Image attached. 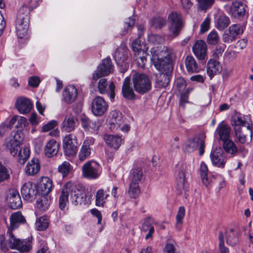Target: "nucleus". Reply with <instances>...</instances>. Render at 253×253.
I'll list each match as a JSON object with an SVG mask.
<instances>
[{"label": "nucleus", "instance_id": "f257e3e1", "mask_svg": "<svg viewBox=\"0 0 253 253\" xmlns=\"http://www.w3.org/2000/svg\"><path fill=\"white\" fill-rule=\"evenodd\" d=\"M152 61L160 73H171L173 70L170 55L171 51L167 46L160 45L151 49Z\"/></svg>", "mask_w": 253, "mask_h": 253}, {"label": "nucleus", "instance_id": "f03ea898", "mask_svg": "<svg viewBox=\"0 0 253 253\" xmlns=\"http://www.w3.org/2000/svg\"><path fill=\"white\" fill-rule=\"evenodd\" d=\"M6 240L3 235H0V249L2 252H6L8 248L16 249L22 253H28L32 248V239H25L21 240L17 238L14 234L8 236Z\"/></svg>", "mask_w": 253, "mask_h": 253}, {"label": "nucleus", "instance_id": "7ed1b4c3", "mask_svg": "<svg viewBox=\"0 0 253 253\" xmlns=\"http://www.w3.org/2000/svg\"><path fill=\"white\" fill-rule=\"evenodd\" d=\"M206 138L204 133H200L188 139L183 146L184 152L191 153L198 149L199 155L202 156L205 152Z\"/></svg>", "mask_w": 253, "mask_h": 253}, {"label": "nucleus", "instance_id": "20e7f679", "mask_svg": "<svg viewBox=\"0 0 253 253\" xmlns=\"http://www.w3.org/2000/svg\"><path fill=\"white\" fill-rule=\"evenodd\" d=\"M134 89L138 93L143 94L150 91L152 84L148 76L143 73H135L132 78Z\"/></svg>", "mask_w": 253, "mask_h": 253}, {"label": "nucleus", "instance_id": "39448f33", "mask_svg": "<svg viewBox=\"0 0 253 253\" xmlns=\"http://www.w3.org/2000/svg\"><path fill=\"white\" fill-rule=\"evenodd\" d=\"M23 133L19 130L12 131L6 138L4 146L13 156H16L22 144Z\"/></svg>", "mask_w": 253, "mask_h": 253}, {"label": "nucleus", "instance_id": "423d86ee", "mask_svg": "<svg viewBox=\"0 0 253 253\" xmlns=\"http://www.w3.org/2000/svg\"><path fill=\"white\" fill-rule=\"evenodd\" d=\"M129 50L125 45H121L116 50L114 58L117 64L120 66V71L124 73L128 69L127 63Z\"/></svg>", "mask_w": 253, "mask_h": 253}, {"label": "nucleus", "instance_id": "0eeeda50", "mask_svg": "<svg viewBox=\"0 0 253 253\" xmlns=\"http://www.w3.org/2000/svg\"><path fill=\"white\" fill-rule=\"evenodd\" d=\"M101 166L94 161H89L82 167L83 176L88 179L97 178L101 174Z\"/></svg>", "mask_w": 253, "mask_h": 253}, {"label": "nucleus", "instance_id": "6e6552de", "mask_svg": "<svg viewBox=\"0 0 253 253\" xmlns=\"http://www.w3.org/2000/svg\"><path fill=\"white\" fill-rule=\"evenodd\" d=\"M113 71V65L110 57H107L102 61L101 63L98 66L96 70L93 74L92 79L97 81L98 79L104 76H108Z\"/></svg>", "mask_w": 253, "mask_h": 253}, {"label": "nucleus", "instance_id": "1a4fd4ad", "mask_svg": "<svg viewBox=\"0 0 253 253\" xmlns=\"http://www.w3.org/2000/svg\"><path fill=\"white\" fill-rule=\"evenodd\" d=\"M63 147L66 155L68 156L75 155L78 150L76 137L71 134L66 135L63 139Z\"/></svg>", "mask_w": 253, "mask_h": 253}, {"label": "nucleus", "instance_id": "9d476101", "mask_svg": "<svg viewBox=\"0 0 253 253\" xmlns=\"http://www.w3.org/2000/svg\"><path fill=\"white\" fill-rule=\"evenodd\" d=\"M108 108L107 103L101 96H96L92 100L91 111L95 116H101L103 115L107 111Z\"/></svg>", "mask_w": 253, "mask_h": 253}, {"label": "nucleus", "instance_id": "9b49d317", "mask_svg": "<svg viewBox=\"0 0 253 253\" xmlns=\"http://www.w3.org/2000/svg\"><path fill=\"white\" fill-rule=\"evenodd\" d=\"M94 140L92 137H87L85 139L79 153L78 156L80 161H84L90 157L92 151L90 146L94 144Z\"/></svg>", "mask_w": 253, "mask_h": 253}, {"label": "nucleus", "instance_id": "f8f14e48", "mask_svg": "<svg viewBox=\"0 0 253 253\" xmlns=\"http://www.w3.org/2000/svg\"><path fill=\"white\" fill-rule=\"evenodd\" d=\"M21 192L25 200L32 201L38 193V189L35 184L28 182L22 186Z\"/></svg>", "mask_w": 253, "mask_h": 253}, {"label": "nucleus", "instance_id": "ddd939ff", "mask_svg": "<svg viewBox=\"0 0 253 253\" xmlns=\"http://www.w3.org/2000/svg\"><path fill=\"white\" fill-rule=\"evenodd\" d=\"M226 11L232 17L239 19L244 16L246 9L245 5L242 2L235 1L232 2L228 9L226 10Z\"/></svg>", "mask_w": 253, "mask_h": 253}, {"label": "nucleus", "instance_id": "4468645a", "mask_svg": "<svg viewBox=\"0 0 253 253\" xmlns=\"http://www.w3.org/2000/svg\"><path fill=\"white\" fill-rule=\"evenodd\" d=\"M10 222V225L8 226L6 233L7 236L13 234L12 231L17 229L20 224L25 223L26 219L20 211H17L11 215Z\"/></svg>", "mask_w": 253, "mask_h": 253}, {"label": "nucleus", "instance_id": "2eb2a0df", "mask_svg": "<svg viewBox=\"0 0 253 253\" xmlns=\"http://www.w3.org/2000/svg\"><path fill=\"white\" fill-rule=\"evenodd\" d=\"M210 157L214 166L221 168L224 167L227 159L221 148H215L211 152Z\"/></svg>", "mask_w": 253, "mask_h": 253}, {"label": "nucleus", "instance_id": "dca6fc26", "mask_svg": "<svg viewBox=\"0 0 253 253\" xmlns=\"http://www.w3.org/2000/svg\"><path fill=\"white\" fill-rule=\"evenodd\" d=\"M185 166L182 165L178 168L176 171L177 173V190L180 194H182L183 191H187L188 188V183L185 179Z\"/></svg>", "mask_w": 253, "mask_h": 253}, {"label": "nucleus", "instance_id": "f3484780", "mask_svg": "<svg viewBox=\"0 0 253 253\" xmlns=\"http://www.w3.org/2000/svg\"><path fill=\"white\" fill-rule=\"evenodd\" d=\"M6 201L10 208L13 210L20 208L22 203L20 196L17 190H10L6 196Z\"/></svg>", "mask_w": 253, "mask_h": 253}, {"label": "nucleus", "instance_id": "a211bd4d", "mask_svg": "<svg viewBox=\"0 0 253 253\" xmlns=\"http://www.w3.org/2000/svg\"><path fill=\"white\" fill-rule=\"evenodd\" d=\"M29 17H17L16 29L19 38L22 39L27 33L29 28Z\"/></svg>", "mask_w": 253, "mask_h": 253}, {"label": "nucleus", "instance_id": "6ab92c4d", "mask_svg": "<svg viewBox=\"0 0 253 253\" xmlns=\"http://www.w3.org/2000/svg\"><path fill=\"white\" fill-rule=\"evenodd\" d=\"M72 182H68L64 186L59 199V207L61 210L66 208L68 203V197L72 192Z\"/></svg>", "mask_w": 253, "mask_h": 253}, {"label": "nucleus", "instance_id": "aec40b11", "mask_svg": "<svg viewBox=\"0 0 253 253\" xmlns=\"http://www.w3.org/2000/svg\"><path fill=\"white\" fill-rule=\"evenodd\" d=\"M109 127L112 130L117 129L123 124L122 113L116 110L110 112L109 116Z\"/></svg>", "mask_w": 253, "mask_h": 253}, {"label": "nucleus", "instance_id": "412c9836", "mask_svg": "<svg viewBox=\"0 0 253 253\" xmlns=\"http://www.w3.org/2000/svg\"><path fill=\"white\" fill-rule=\"evenodd\" d=\"M192 50L195 56L199 60H203L207 55V45L203 40H199L194 44Z\"/></svg>", "mask_w": 253, "mask_h": 253}, {"label": "nucleus", "instance_id": "4be33fe9", "mask_svg": "<svg viewBox=\"0 0 253 253\" xmlns=\"http://www.w3.org/2000/svg\"><path fill=\"white\" fill-rule=\"evenodd\" d=\"M130 78L129 77L125 79L122 85V92L125 99L132 100L135 99L136 95L130 86Z\"/></svg>", "mask_w": 253, "mask_h": 253}, {"label": "nucleus", "instance_id": "5701e85b", "mask_svg": "<svg viewBox=\"0 0 253 253\" xmlns=\"http://www.w3.org/2000/svg\"><path fill=\"white\" fill-rule=\"evenodd\" d=\"M72 191L70 193L71 200L72 203L75 205L86 204L85 194L82 193L81 191L77 190L75 186L72 183Z\"/></svg>", "mask_w": 253, "mask_h": 253}, {"label": "nucleus", "instance_id": "b1692460", "mask_svg": "<svg viewBox=\"0 0 253 253\" xmlns=\"http://www.w3.org/2000/svg\"><path fill=\"white\" fill-rule=\"evenodd\" d=\"M77 120L75 116L71 114H67L62 122L61 129L67 132L74 130L76 125Z\"/></svg>", "mask_w": 253, "mask_h": 253}, {"label": "nucleus", "instance_id": "393cba45", "mask_svg": "<svg viewBox=\"0 0 253 253\" xmlns=\"http://www.w3.org/2000/svg\"><path fill=\"white\" fill-rule=\"evenodd\" d=\"M16 107L21 114H26L30 112L32 104L29 99L21 97L17 99Z\"/></svg>", "mask_w": 253, "mask_h": 253}, {"label": "nucleus", "instance_id": "a878e982", "mask_svg": "<svg viewBox=\"0 0 253 253\" xmlns=\"http://www.w3.org/2000/svg\"><path fill=\"white\" fill-rule=\"evenodd\" d=\"M77 90L74 85H69L63 91V98L64 101L70 104L73 102L77 96Z\"/></svg>", "mask_w": 253, "mask_h": 253}, {"label": "nucleus", "instance_id": "bb28decb", "mask_svg": "<svg viewBox=\"0 0 253 253\" xmlns=\"http://www.w3.org/2000/svg\"><path fill=\"white\" fill-rule=\"evenodd\" d=\"M104 139L108 146L115 149H118L123 141L122 136L118 135L106 134Z\"/></svg>", "mask_w": 253, "mask_h": 253}, {"label": "nucleus", "instance_id": "cd10ccee", "mask_svg": "<svg viewBox=\"0 0 253 253\" xmlns=\"http://www.w3.org/2000/svg\"><path fill=\"white\" fill-rule=\"evenodd\" d=\"M52 180L47 177H43L40 180L38 190L41 192L42 195H47L52 188Z\"/></svg>", "mask_w": 253, "mask_h": 253}, {"label": "nucleus", "instance_id": "c85d7f7f", "mask_svg": "<svg viewBox=\"0 0 253 253\" xmlns=\"http://www.w3.org/2000/svg\"><path fill=\"white\" fill-rule=\"evenodd\" d=\"M221 66L216 60V58L210 59L207 65V74L210 77H212L215 74L219 73L221 71Z\"/></svg>", "mask_w": 253, "mask_h": 253}, {"label": "nucleus", "instance_id": "c756f323", "mask_svg": "<svg viewBox=\"0 0 253 253\" xmlns=\"http://www.w3.org/2000/svg\"><path fill=\"white\" fill-rule=\"evenodd\" d=\"M171 73H159L156 75L155 84L158 88L167 87L170 82V76Z\"/></svg>", "mask_w": 253, "mask_h": 253}, {"label": "nucleus", "instance_id": "7c9ffc66", "mask_svg": "<svg viewBox=\"0 0 253 253\" xmlns=\"http://www.w3.org/2000/svg\"><path fill=\"white\" fill-rule=\"evenodd\" d=\"M59 144L54 139L48 141L44 148L45 156L50 158L56 155L58 152Z\"/></svg>", "mask_w": 253, "mask_h": 253}, {"label": "nucleus", "instance_id": "2f4dec72", "mask_svg": "<svg viewBox=\"0 0 253 253\" xmlns=\"http://www.w3.org/2000/svg\"><path fill=\"white\" fill-rule=\"evenodd\" d=\"M40 169L39 161L37 158H33L29 161L26 167L25 172L29 175H33L39 172Z\"/></svg>", "mask_w": 253, "mask_h": 253}, {"label": "nucleus", "instance_id": "473e14b6", "mask_svg": "<svg viewBox=\"0 0 253 253\" xmlns=\"http://www.w3.org/2000/svg\"><path fill=\"white\" fill-rule=\"evenodd\" d=\"M153 220L150 217L145 218L142 224L141 230L143 231L148 233L145 236V239L148 240L152 237V234L154 232V227L153 225Z\"/></svg>", "mask_w": 253, "mask_h": 253}, {"label": "nucleus", "instance_id": "72a5a7b5", "mask_svg": "<svg viewBox=\"0 0 253 253\" xmlns=\"http://www.w3.org/2000/svg\"><path fill=\"white\" fill-rule=\"evenodd\" d=\"M185 64L189 73H197L200 70V67L192 56H187L185 59Z\"/></svg>", "mask_w": 253, "mask_h": 253}, {"label": "nucleus", "instance_id": "f704fd0d", "mask_svg": "<svg viewBox=\"0 0 253 253\" xmlns=\"http://www.w3.org/2000/svg\"><path fill=\"white\" fill-rule=\"evenodd\" d=\"M231 128L227 125L219 124L216 128L219 139L222 141L229 139Z\"/></svg>", "mask_w": 253, "mask_h": 253}, {"label": "nucleus", "instance_id": "c9c22d12", "mask_svg": "<svg viewBox=\"0 0 253 253\" xmlns=\"http://www.w3.org/2000/svg\"><path fill=\"white\" fill-rule=\"evenodd\" d=\"M143 177V172L141 168L137 167L131 170L129 176L130 183L139 184Z\"/></svg>", "mask_w": 253, "mask_h": 253}, {"label": "nucleus", "instance_id": "e433bc0d", "mask_svg": "<svg viewBox=\"0 0 253 253\" xmlns=\"http://www.w3.org/2000/svg\"><path fill=\"white\" fill-rule=\"evenodd\" d=\"M223 147L225 151L232 156H235L238 150L235 143L230 139L223 141Z\"/></svg>", "mask_w": 253, "mask_h": 253}, {"label": "nucleus", "instance_id": "4c0bfd02", "mask_svg": "<svg viewBox=\"0 0 253 253\" xmlns=\"http://www.w3.org/2000/svg\"><path fill=\"white\" fill-rule=\"evenodd\" d=\"M230 23L229 18L225 14L220 15L215 23V27L220 31H222L226 28Z\"/></svg>", "mask_w": 253, "mask_h": 253}, {"label": "nucleus", "instance_id": "58836bf2", "mask_svg": "<svg viewBox=\"0 0 253 253\" xmlns=\"http://www.w3.org/2000/svg\"><path fill=\"white\" fill-rule=\"evenodd\" d=\"M147 53L145 51H139L134 53V60L138 66L143 68L147 61Z\"/></svg>", "mask_w": 253, "mask_h": 253}, {"label": "nucleus", "instance_id": "ea45409f", "mask_svg": "<svg viewBox=\"0 0 253 253\" xmlns=\"http://www.w3.org/2000/svg\"><path fill=\"white\" fill-rule=\"evenodd\" d=\"M208 169L207 166L202 162L200 166V174L203 183L208 187L210 185L211 180L208 177Z\"/></svg>", "mask_w": 253, "mask_h": 253}, {"label": "nucleus", "instance_id": "a19ab883", "mask_svg": "<svg viewBox=\"0 0 253 253\" xmlns=\"http://www.w3.org/2000/svg\"><path fill=\"white\" fill-rule=\"evenodd\" d=\"M108 194H105L103 189H100L97 191L95 195V204L98 207H103L105 200L108 197Z\"/></svg>", "mask_w": 253, "mask_h": 253}, {"label": "nucleus", "instance_id": "79ce46f5", "mask_svg": "<svg viewBox=\"0 0 253 253\" xmlns=\"http://www.w3.org/2000/svg\"><path fill=\"white\" fill-rule=\"evenodd\" d=\"M185 214V210L183 206L179 208L178 212L176 216L175 227L178 230H180L181 226L183 224L182 219Z\"/></svg>", "mask_w": 253, "mask_h": 253}, {"label": "nucleus", "instance_id": "37998d69", "mask_svg": "<svg viewBox=\"0 0 253 253\" xmlns=\"http://www.w3.org/2000/svg\"><path fill=\"white\" fill-rule=\"evenodd\" d=\"M226 243L231 246L236 245L238 243L237 233H235L233 228L227 233Z\"/></svg>", "mask_w": 253, "mask_h": 253}, {"label": "nucleus", "instance_id": "c03bdc74", "mask_svg": "<svg viewBox=\"0 0 253 253\" xmlns=\"http://www.w3.org/2000/svg\"><path fill=\"white\" fill-rule=\"evenodd\" d=\"M150 24L155 29H161L166 25L167 20L166 18L157 17L152 19L150 21Z\"/></svg>", "mask_w": 253, "mask_h": 253}, {"label": "nucleus", "instance_id": "a18cd8bd", "mask_svg": "<svg viewBox=\"0 0 253 253\" xmlns=\"http://www.w3.org/2000/svg\"><path fill=\"white\" fill-rule=\"evenodd\" d=\"M198 8L201 11H206L210 8L214 4L215 0H196Z\"/></svg>", "mask_w": 253, "mask_h": 253}, {"label": "nucleus", "instance_id": "49530a36", "mask_svg": "<svg viewBox=\"0 0 253 253\" xmlns=\"http://www.w3.org/2000/svg\"><path fill=\"white\" fill-rule=\"evenodd\" d=\"M30 154V151L28 148L24 147L22 149L20 147L18 154L16 156L18 157L20 163H24L29 158Z\"/></svg>", "mask_w": 253, "mask_h": 253}, {"label": "nucleus", "instance_id": "de8ad7c7", "mask_svg": "<svg viewBox=\"0 0 253 253\" xmlns=\"http://www.w3.org/2000/svg\"><path fill=\"white\" fill-rule=\"evenodd\" d=\"M183 26L184 24H169L168 29L172 34V37L175 38L179 35Z\"/></svg>", "mask_w": 253, "mask_h": 253}, {"label": "nucleus", "instance_id": "09e8293b", "mask_svg": "<svg viewBox=\"0 0 253 253\" xmlns=\"http://www.w3.org/2000/svg\"><path fill=\"white\" fill-rule=\"evenodd\" d=\"M169 24H184L180 14L176 11L171 12L168 16Z\"/></svg>", "mask_w": 253, "mask_h": 253}, {"label": "nucleus", "instance_id": "8fccbe9b", "mask_svg": "<svg viewBox=\"0 0 253 253\" xmlns=\"http://www.w3.org/2000/svg\"><path fill=\"white\" fill-rule=\"evenodd\" d=\"M47 195H42L41 199L37 201V207L41 210H45L49 207L50 201L48 199Z\"/></svg>", "mask_w": 253, "mask_h": 253}, {"label": "nucleus", "instance_id": "3c124183", "mask_svg": "<svg viewBox=\"0 0 253 253\" xmlns=\"http://www.w3.org/2000/svg\"><path fill=\"white\" fill-rule=\"evenodd\" d=\"M48 220L46 216L40 217L36 222V226L38 230L43 231L48 226Z\"/></svg>", "mask_w": 253, "mask_h": 253}, {"label": "nucleus", "instance_id": "603ef678", "mask_svg": "<svg viewBox=\"0 0 253 253\" xmlns=\"http://www.w3.org/2000/svg\"><path fill=\"white\" fill-rule=\"evenodd\" d=\"M140 191L139 184L130 183L128 193L130 198H136L139 195Z\"/></svg>", "mask_w": 253, "mask_h": 253}, {"label": "nucleus", "instance_id": "864d4df0", "mask_svg": "<svg viewBox=\"0 0 253 253\" xmlns=\"http://www.w3.org/2000/svg\"><path fill=\"white\" fill-rule=\"evenodd\" d=\"M246 124L245 120L243 118L240 114H236L232 119V126L234 127H240L245 126Z\"/></svg>", "mask_w": 253, "mask_h": 253}, {"label": "nucleus", "instance_id": "5fc2aeb1", "mask_svg": "<svg viewBox=\"0 0 253 253\" xmlns=\"http://www.w3.org/2000/svg\"><path fill=\"white\" fill-rule=\"evenodd\" d=\"M207 42L211 45H216L219 41V37L217 32L212 31L207 36Z\"/></svg>", "mask_w": 253, "mask_h": 253}, {"label": "nucleus", "instance_id": "6e6d98bb", "mask_svg": "<svg viewBox=\"0 0 253 253\" xmlns=\"http://www.w3.org/2000/svg\"><path fill=\"white\" fill-rule=\"evenodd\" d=\"M71 166L70 164L67 161H64L61 165H59L58 168V171L61 173L63 177L66 176L70 169Z\"/></svg>", "mask_w": 253, "mask_h": 253}, {"label": "nucleus", "instance_id": "4d7b16f0", "mask_svg": "<svg viewBox=\"0 0 253 253\" xmlns=\"http://www.w3.org/2000/svg\"><path fill=\"white\" fill-rule=\"evenodd\" d=\"M150 42L153 44L157 45L163 43L165 42V38L157 34H152L148 37Z\"/></svg>", "mask_w": 253, "mask_h": 253}, {"label": "nucleus", "instance_id": "13d9d810", "mask_svg": "<svg viewBox=\"0 0 253 253\" xmlns=\"http://www.w3.org/2000/svg\"><path fill=\"white\" fill-rule=\"evenodd\" d=\"M222 39L224 42L229 43L235 41L236 38L228 29L223 34Z\"/></svg>", "mask_w": 253, "mask_h": 253}, {"label": "nucleus", "instance_id": "bf43d9fd", "mask_svg": "<svg viewBox=\"0 0 253 253\" xmlns=\"http://www.w3.org/2000/svg\"><path fill=\"white\" fill-rule=\"evenodd\" d=\"M108 85L107 80L105 78L101 79L98 83V89L100 93L105 94L108 93L106 89Z\"/></svg>", "mask_w": 253, "mask_h": 253}, {"label": "nucleus", "instance_id": "052dcab7", "mask_svg": "<svg viewBox=\"0 0 253 253\" xmlns=\"http://www.w3.org/2000/svg\"><path fill=\"white\" fill-rule=\"evenodd\" d=\"M229 29L237 38L238 35L243 33V28L240 24H233L229 27Z\"/></svg>", "mask_w": 253, "mask_h": 253}, {"label": "nucleus", "instance_id": "680f3d73", "mask_svg": "<svg viewBox=\"0 0 253 253\" xmlns=\"http://www.w3.org/2000/svg\"><path fill=\"white\" fill-rule=\"evenodd\" d=\"M30 11V7L24 4L19 9L17 17H21L23 19L26 17H29Z\"/></svg>", "mask_w": 253, "mask_h": 253}, {"label": "nucleus", "instance_id": "e2e57ef3", "mask_svg": "<svg viewBox=\"0 0 253 253\" xmlns=\"http://www.w3.org/2000/svg\"><path fill=\"white\" fill-rule=\"evenodd\" d=\"M236 135L240 143L244 144L246 141V135L244 134L240 127H234Z\"/></svg>", "mask_w": 253, "mask_h": 253}, {"label": "nucleus", "instance_id": "0e129e2a", "mask_svg": "<svg viewBox=\"0 0 253 253\" xmlns=\"http://www.w3.org/2000/svg\"><path fill=\"white\" fill-rule=\"evenodd\" d=\"M9 177L7 169L0 162V183Z\"/></svg>", "mask_w": 253, "mask_h": 253}, {"label": "nucleus", "instance_id": "69168bd1", "mask_svg": "<svg viewBox=\"0 0 253 253\" xmlns=\"http://www.w3.org/2000/svg\"><path fill=\"white\" fill-rule=\"evenodd\" d=\"M226 45L224 44L218 45L215 47V51L213 54V56L214 58H218L222 55L224 51Z\"/></svg>", "mask_w": 253, "mask_h": 253}, {"label": "nucleus", "instance_id": "338daca9", "mask_svg": "<svg viewBox=\"0 0 253 253\" xmlns=\"http://www.w3.org/2000/svg\"><path fill=\"white\" fill-rule=\"evenodd\" d=\"M211 23V19L210 17H206L204 21L203 22V23L201 25V30L200 32L202 33H204L206 32H207L209 28H210V25Z\"/></svg>", "mask_w": 253, "mask_h": 253}, {"label": "nucleus", "instance_id": "774afa93", "mask_svg": "<svg viewBox=\"0 0 253 253\" xmlns=\"http://www.w3.org/2000/svg\"><path fill=\"white\" fill-rule=\"evenodd\" d=\"M57 126V122L56 121H51L47 124L44 125L42 127V131L43 132H47L53 129L56 126Z\"/></svg>", "mask_w": 253, "mask_h": 253}]
</instances>
